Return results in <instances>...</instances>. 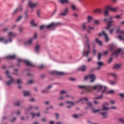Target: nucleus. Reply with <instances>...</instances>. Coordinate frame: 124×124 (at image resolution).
<instances>
[{
    "instance_id": "nucleus-1",
    "label": "nucleus",
    "mask_w": 124,
    "mask_h": 124,
    "mask_svg": "<svg viewBox=\"0 0 124 124\" xmlns=\"http://www.w3.org/2000/svg\"><path fill=\"white\" fill-rule=\"evenodd\" d=\"M85 36L87 46V50L86 49V45H85V49L83 50V55L88 58L89 57V55H90V52H91V46L90 45V39L88 37L87 35H85Z\"/></svg>"
},
{
    "instance_id": "nucleus-2",
    "label": "nucleus",
    "mask_w": 124,
    "mask_h": 124,
    "mask_svg": "<svg viewBox=\"0 0 124 124\" xmlns=\"http://www.w3.org/2000/svg\"><path fill=\"white\" fill-rule=\"evenodd\" d=\"M92 87V89H91V93L93 92V90H94V91H95V90H97V93H99V92H101L102 90L103 91H102V93H105V91H106V86H102L101 85H96L94 86H91Z\"/></svg>"
},
{
    "instance_id": "nucleus-3",
    "label": "nucleus",
    "mask_w": 124,
    "mask_h": 124,
    "mask_svg": "<svg viewBox=\"0 0 124 124\" xmlns=\"http://www.w3.org/2000/svg\"><path fill=\"white\" fill-rule=\"evenodd\" d=\"M109 20H112V17H109V19H108L107 18L105 19L104 20V22H106V23H108V26L106 27V30H107L108 31H109V33L112 34L113 33V31H114V29H112L110 30V28H111V26H112V24L114 23V21L113 20H111L109 21Z\"/></svg>"
},
{
    "instance_id": "nucleus-4",
    "label": "nucleus",
    "mask_w": 124,
    "mask_h": 124,
    "mask_svg": "<svg viewBox=\"0 0 124 124\" xmlns=\"http://www.w3.org/2000/svg\"><path fill=\"white\" fill-rule=\"evenodd\" d=\"M78 88H79V89L84 90L87 93H91V89H92V87H91V85H79Z\"/></svg>"
},
{
    "instance_id": "nucleus-5",
    "label": "nucleus",
    "mask_w": 124,
    "mask_h": 124,
    "mask_svg": "<svg viewBox=\"0 0 124 124\" xmlns=\"http://www.w3.org/2000/svg\"><path fill=\"white\" fill-rule=\"evenodd\" d=\"M6 74L8 78H9V79H10V80H9L8 81H7L6 83V84L7 86H10V85H11V84H12V83L14 82V78H11L10 75H9V72L8 71H6Z\"/></svg>"
},
{
    "instance_id": "nucleus-6",
    "label": "nucleus",
    "mask_w": 124,
    "mask_h": 124,
    "mask_svg": "<svg viewBox=\"0 0 124 124\" xmlns=\"http://www.w3.org/2000/svg\"><path fill=\"white\" fill-rule=\"evenodd\" d=\"M24 62V63H26V65H27L28 66H31L32 67L34 66V65L31 63V62H30L29 61H28L27 60H23L21 59H18V62L19 63H20V62Z\"/></svg>"
},
{
    "instance_id": "nucleus-7",
    "label": "nucleus",
    "mask_w": 124,
    "mask_h": 124,
    "mask_svg": "<svg viewBox=\"0 0 124 124\" xmlns=\"http://www.w3.org/2000/svg\"><path fill=\"white\" fill-rule=\"evenodd\" d=\"M98 35L100 36L103 35V36H104V37L105 38L106 42H108L109 41V38H108V36L107 35V34L105 33V31H102L101 33H98Z\"/></svg>"
},
{
    "instance_id": "nucleus-8",
    "label": "nucleus",
    "mask_w": 124,
    "mask_h": 124,
    "mask_svg": "<svg viewBox=\"0 0 124 124\" xmlns=\"http://www.w3.org/2000/svg\"><path fill=\"white\" fill-rule=\"evenodd\" d=\"M51 74L52 75H60L61 76H63L64 75V73L62 72H58V71H53L51 72Z\"/></svg>"
},
{
    "instance_id": "nucleus-9",
    "label": "nucleus",
    "mask_w": 124,
    "mask_h": 124,
    "mask_svg": "<svg viewBox=\"0 0 124 124\" xmlns=\"http://www.w3.org/2000/svg\"><path fill=\"white\" fill-rule=\"evenodd\" d=\"M38 4L37 3H33L31 1H30L28 3V5L31 8H34L36 7V5Z\"/></svg>"
},
{
    "instance_id": "nucleus-10",
    "label": "nucleus",
    "mask_w": 124,
    "mask_h": 124,
    "mask_svg": "<svg viewBox=\"0 0 124 124\" xmlns=\"http://www.w3.org/2000/svg\"><path fill=\"white\" fill-rule=\"evenodd\" d=\"M63 93H65V91H62L60 93L61 97L58 98V100H62L64 98H65V95H63Z\"/></svg>"
},
{
    "instance_id": "nucleus-11",
    "label": "nucleus",
    "mask_w": 124,
    "mask_h": 124,
    "mask_svg": "<svg viewBox=\"0 0 124 124\" xmlns=\"http://www.w3.org/2000/svg\"><path fill=\"white\" fill-rule=\"evenodd\" d=\"M121 52H122V48H119L115 52H114L112 54V56H114V55H115L116 56V58H117V56L118 55H120V54H121Z\"/></svg>"
},
{
    "instance_id": "nucleus-12",
    "label": "nucleus",
    "mask_w": 124,
    "mask_h": 124,
    "mask_svg": "<svg viewBox=\"0 0 124 124\" xmlns=\"http://www.w3.org/2000/svg\"><path fill=\"white\" fill-rule=\"evenodd\" d=\"M58 23H52L51 24H50L49 25H47L46 26L47 29H51V28H55V27H57V26H58Z\"/></svg>"
},
{
    "instance_id": "nucleus-13",
    "label": "nucleus",
    "mask_w": 124,
    "mask_h": 124,
    "mask_svg": "<svg viewBox=\"0 0 124 124\" xmlns=\"http://www.w3.org/2000/svg\"><path fill=\"white\" fill-rule=\"evenodd\" d=\"M108 7L109 6H106L104 10V12L106 16H108V13L110 11V9H109Z\"/></svg>"
},
{
    "instance_id": "nucleus-14",
    "label": "nucleus",
    "mask_w": 124,
    "mask_h": 124,
    "mask_svg": "<svg viewBox=\"0 0 124 124\" xmlns=\"http://www.w3.org/2000/svg\"><path fill=\"white\" fill-rule=\"evenodd\" d=\"M109 75L111 76V77H113V78H114V80H117V78H118V75L115 73H110Z\"/></svg>"
},
{
    "instance_id": "nucleus-15",
    "label": "nucleus",
    "mask_w": 124,
    "mask_h": 124,
    "mask_svg": "<svg viewBox=\"0 0 124 124\" xmlns=\"http://www.w3.org/2000/svg\"><path fill=\"white\" fill-rule=\"evenodd\" d=\"M23 8H22V6H19V8L17 9H16L15 11L13 13V15H15L16 13H17V11H22Z\"/></svg>"
},
{
    "instance_id": "nucleus-16",
    "label": "nucleus",
    "mask_w": 124,
    "mask_h": 124,
    "mask_svg": "<svg viewBox=\"0 0 124 124\" xmlns=\"http://www.w3.org/2000/svg\"><path fill=\"white\" fill-rule=\"evenodd\" d=\"M86 69H87V66H86L85 65H82L78 68V70L80 71H83V72L86 71Z\"/></svg>"
},
{
    "instance_id": "nucleus-17",
    "label": "nucleus",
    "mask_w": 124,
    "mask_h": 124,
    "mask_svg": "<svg viewBox=\"0 0 124 124\" xmlns=\"http://www.w3.org/2000/svg\"><path fill=\"white\" fill-rule=\"evenodd\" d=\"M89 78L91 79V82L93 83L95 80V76L93 74H91L89 75Z\"/></svg>"
},
{
    "instance_id": "nucleus-18",
    "label": "nucleus",
    "mask_w": 124,
    "mask_h": 124,
    "mask_svg": "<svg viewBox=\"0 0 124 124\" xmlns=\"http://www.w3.org/2000/svg\"><path fill=\"white\" fill-rule=\"evenodd\" d=\"M84 100H86V101H88V100H89V99L87 97H83L81 99H80V100L77 101V103H79V102H80V101H81L82 104H84Z\"/></svg>"
},
{
    "instance_id": "nucleus-19",
    "label": "nucleus",
    "mask_w": 124,
    "mask_h": 124,
    "mask_svg": "<svg viewBox=\"0 0 124 124\" xmlns=\"http://www.w3.org/2000/svg\"><path fill=\"white\" fill-rule=\"evenodd\" d=\"M67 8H65L64 12L60 13L59 15H60V16H66V15H67Z\"/></svg>"
},
{
    "instance_id": "nucleus-20",
    "label": "nucleus",
    "mask_w": 124,
    "mask_h": 124,
    "mask_svg": "<svg viewBox=\"0 0 124 124\" xmlns=\"http://www.w3.org/2000/svg\"><path fill=\"white\" fill-rule=\"evenodd\" d=\"M100 114L103 116V118H104V119H105L106 118H107V117H108V112H101L100 113Z\"/></svg>"
},
{
    "instance_id": "nucleus-21",
    "label": "nucleus",
    "mask_w": 124,
    "mask_h": 124,
    "mask_svg": "<svg viewBox=\"0 0 124 124\" xmlns=\"http://www.w3.org/2000/svg\"><path fill=\"white\" fill-rule=\"evenodd\" d=\"M97 64L98 65V66L96 68V69L98 70L100 69V67H101V66H102V65H103V62H98L97 63Z\"/></svg>"
},
{
    "instance_id": "nucleus-22",
    "label": "nucleus",
    "mask_w": 124,
    "mask_h": 124,
    "mask_svg": "<svg viewBox=\"0 0 124 124\" xmlns=\"http://www.w3.org/2000/svg\"><path fill=\"white\" fill-rule=\"evenodd\" d=\"M121 66H122L121 64H116L113 66V69H119L121 68Z\"/></svg>"
},
{
    "instance_id": "nucleus-23",
    "label": "nucleus",
    "mask_w": 124,
    "mask_h": 124,
    "mask_svg": "<svg viewBox=\"0 0 124 124\" xmlns=\"http://www.w3.org/2000/svg\"><path fill=\"white\" fill-rule=\"evenodd\" d=\"M31 116H32V117L33 119V118H35L36 116H37V117H40V113H39V112H38L37 113H31Z\"/></svg>"
},
{
    "instance_id": "nucleus-24",
    "label": "nucleus",
    "mask_w": 124,
    "mask_h": 124,
    "mask_svg": "<svg viewBox=\"0 0 124 124\" xmlns=\"http://www.w3.org/2000/svg\"><path fill=\"white\" fill-rule=\"evenodd\" d=\"M108 9L111 11H113V12H116V11H117V10L118 9V7H117L115 8H112V7H111V6H108Z\"/></svg>"
},
{
    "instance_id": "nucleus-25",
    "label": "nucleus",
    "mask_w": 124,
    "mask_h": 124,
    "mask_svg": "<svg viewBox=\"0 0 124 124\" xmlns=\"http://www.w3.org/2000/svg\"><path fill=\"white\" fill-rule=\"evenodd\" d=\"M9 37H16V36H17V34L12 32H10L9 33V34H8Z\"/></svg>"
},
{
    "instance_id": "nucleus-26",
    "label": "nucleus",
    "mask_w": 124,
    "mask_h": 124,
    "mask_svg": "<svg viewBox=\"0 0 124 124\" xmlns=\"http://www.w3.org/2000/svg\"><path fill=\"white\" fill-rule=\"evenodd\" d=\"M1 41H3L6 44L8 43V40H5V37H4L0 38V42Z\"/></svg>"
},
{
    "instance_id": "nucleus-27",
    "label": "nucleus",
    "mask_w": 124,
    "mask_h": 124,
    "mask_svg": "<svg viewBox=\"0 0 124 124\" xmlns=\"http://www.w3.org/2000/svg\"><path fill=\"white\" fill-rule=\"evenodd\" d=\"M117 79H114V81L109 80L108 83L110 85H116V83H117Z\"/></svg>"
},
{
    "instance_id": "nucleus-28",
    "label": "nucleus",
    "mask_w": 124,
    "mask_h": 124,
    "mask_svg": "<svg viewBox=\"0 0 124 124\" xmlns=\"http://www.w3.org/2000/svg\"><path fill=\"white\" fill-rule=\"evenodd\" d=\"M15 58H16V56H15V55H8L7 56V58L9 59V60H14Z\"/></svg>"
},
{
    "instance_id": "nucleus-29",
    "label": "nucleus",
    "mask_w": 124,
    "mask_h": 124,
    "mask_svg": "<svg viewBox=\"0 0 124 124\" xmlns=\"http://www.w3.org/2000/svg\"><path fill=\"white\" fill-rule=\"evenodd\" d=\"M86 104L87 106L89 107L90 108H92V109H93V104H92V102L88 101L86 103Z\"/></svg>"
},
{
    "instance_id": "nucleus-30",
    "label": "nucleus",
    "mask_w": 124,
    "mask_h": 124,
    "mask_svg": "<svg viewBox=\"0 0 124 124\" xmlns=\"http://www.w3.org/2000/svg\"><path fill=\"white\" fill-rule=\"evenodd\" d=\"M96 42L99 45V46H102V42L101 41H99L98 38L96 39Z\"/></svg>"
},
{
    "instance_id": "nucleus-31",
    "label": "nucleus",
    "mask_w": 124,
    "mask_h": 124,
    "mask_svg": "<svg viewBox=\"0 0 124 124\" xmlns=\"http://www.w3.org/2000/svg\"><path fill=\"white\" fill-rule=\"evenodd\" d=\"M39 50H40V45H37L35 47V50L36 53H39Z\"/></svg>"
},
{
    "instance_id": "nucleus-32",
    "label": "nucleus",
    "mask_w": 124,
    "mask_h": 124,
    "mask_svg": "<svg viewBox=\"0 0 124 124\" xmlns=\"http://www.w3.org/2000/svg\"><path fill=\"white\" fill-rule=\"evenodd\" d=\"M93 12H94V13H101L102 11L101 9H96L93 11Z\"/></svg>"
},
{
    "instance_id": "nucleus-33",
    "label": "nucleus",
    "mask_w": 124,
    "mask_h": 124,
    "mask_svg": "<svg viewBox=\"0 0 124 124\" xmlns=\"http://www.w3.org/2000/svg\"><path fill=\"white\" fill-rule=\"evenodd\" d=\"M117 33H119L120 34H122L123 33L124 34V31H122V30H121V29H120L119 28H118V29L117 30Z\"/></svg>"
},
{
    "instance_id": "nucleus-34",
    "label": "nucleus",
    "mask_w": 124,
    "mask_h": 124,
    "mask_svg": "<svg viewBox=\"0 0 124 124\" xmlns=\"http://www.w3.org/2000/svg\"><path fill=\"white\" fill-rule=\"evenodd\" d=\"M101 110V111H108V110H109V108L105 107V106H103V108Z\"/></svg>"
},
{
    "instance_id": "nucleus-35",
    "label": "nucleus",
    "mask_w": 124,
    "mask_h": 124,
    "mask_svg": "<svg viewBox=\"0 0 124 124\" xmlns=\"http://www.w3.org/2000/svg\"><path fill=\"white\" fill-rule=\"evenodd\" d=\"M23 93L25 96H28V95H30L29 92L24 91H23Z\"/></svg>"
},
{
    "instance_id": "nucleus-36",
    "label": "nucleus",
    "mask_w": 124,
    "mask_h": 124,
    "mask_svg": "<svg viewBox=\"0 0 124 124\" xmlns=\"http://www.w3.org/2000/svg\"><path fill=\"white\" fill-rule=\"evenodd\" d=\"M32 40H33V38H31L29 40L27 41L26 43V44H31V42H32Z\"/></svg>"
},
{
    "instance_id": "nucleus-37",
    "label": "nucleus",
    "mask_w": 124,
    "mask_h": 124,
    "mask_svg": "<svg viewBox=\"0 0 124 124\" xmlns=\"http://www.w3.org/2000/svg\"><path fill=\"white\" fill-rule=\"evenodd\" d=\"M107 93L113 94V93H115V91H114V90H109Z\"/></svg>"
},
{
    "instance_id": "nucleus-38",
    "label": "nucleus",
    "mask_w": 124,
    "mask_h": 124,
    "mask_svg": "<svg viewBox=\"0 0 124 124\" xmlns=\"http://www.w3.org/2000/svg\"><path fill=\"white\" fill-rule=\"evenodd\" d=\"M60 2L62 3H68V0H60Z\"/></svg>"
},
{
    "instance_id": "nucleus-39",
    "label": "nucleus",
    "mask_w": 124,
    "mask_h": 124,
    "mask_svg": "<svg viewBox=\"0 0 124 124\" xmlns=\"http://www.w3.org/2000/svg\"><path fill=\"white\" fill-rule=\"evenodd\" d=\"M31 25H32L33 27H36V26H37L36 24H34V20H32L31 22Z\"/></svg>"
},
{
    "instance_id": "nucleus-40",
    "label": "nucleus",
    "mask_w": 124,
    "mask_h": 124,
    "mask_svg": "<svg viewBox=\"0 0 124 124\" xmlns=\"http://www.w3.org/2000/svg\"><path fill=\"white\" fill-rule=\"evenodd\" d=\"M87 25V23H84L82 25V29L84 30V31H86V25Z\"/></svg>"
},
{
    "instance_id": "nucleus-41",
    "label": "nucleus",
    "mask_w": 124,
    "mask_h": 124,
    "mask_svg": "<svg viewBox=\"0 0 124 124\" xmlns=\"http://www.w3.org/2000/svg\"><path fill=\"white\" fill-rule=\"evenodd\" d=\"M91 20H93V17L91 16H89L88 17V23H90V22H91Z\"/></svg>"
},
{
    "instance_id": "nucleus-42",
    "label": "nucleus",
    "mask_w": 124,
    "mask_h": 124,
    "mask_svg": "<svg viewBox=\"0 0 124 124\" xmlns=\"http://www.w3.org/2000/svg\"><path fill=\"white\" fill-rule=\"evenodd\" d=\"M102 97H103V94H102L100 96L94 98V99H101Z\"/></svg>"
},
{
    "instance_id": "nucleus-43",
    "label": "nucleus",
    "mask_w": 124,
    "mask_h": 124,
    "mask_svg": "<svg viewBox=\"0 0 124 124\" xmlns=\"http://www.w3.org/2000/svg\"><path fill=\"white\" fill-rule=\"evenodd\" d=\"M15 106H20V101H17L15 103Z\"/></svg>"
},
{
    "instance_id": "nucleus-44",
    "label": "nucleus",
    "mask_w": 124,
    "mask_h": 124,
    "mask_svg": "<svg viewBox=\"0 0 124 124\" xmlns=\"http://www.w3.org/2000/svg\"><path fill=\"white\" fill-rule=\"evenodd\" d=\"M73 117V118H75V119H77V118H79V117H80V115L74 114Z\"/></svg>"
},
{
    "instance_id": "nucleus-45",
    "label": "nucleus",
    "mask_w": 124,
    "mask_h": 124,
    "mask_svg": "<svg viewBox=\"0 0 124 124\" xmlns=\"http://www.w3.org/2000/svg\"><path fill=\"white\" fill-rule=\"evenodd\" d=\"M24 28L23 27H19L18 28V31H19L20 32H22V31H23Z\"/></svg>"
},
{
    "instance_id": "nucleus-46",
    "label": "nucleus",
    "mask_w": 124,
    "mask_h": 124,
    "mask_svg": "<svg viewBox=\"0 0 124 124\" xmlns=\"http://www.w3.org/2000/svg\"><path fill=\"white\" fill-rule=\"evenodd\" d=\"M28 12H29L28 11H26L25 13V14L26 15L25 17V20H27L28 18Z\"/></svg>"
},
{
    "instance_id": "nucleus-47",
    "label": "nucleus",
    "mask_w": 124,
    "mask_h": 124,
    "mask_svg": "<svg viewBox=\"0 0 124 124\" xmlns=\"http://www.w3.org/2000/svg\"><path fill=\"white\" fill-rule=\"evenodd\" d=\"M66 103H67V104H71L72 105H74V103H73V102H72V101H68L66 102Z\"/></svg>"
},
{
    "instance_id": "nucleus-48",
    "label": "nucleus",
    "mask_w": 124,
    "mask_h": 124,
    "mask_svg": "<svg viewBox=\"0 0 124 124\" xmlns=\"http://www.w3.org/2000/svg\"><path fill=\"white\" fill-rule=\"evenodd\" d=\"M118 121L119 122H120V123H123V124H124V119H123V118H119L118 119Z\"/></svg>"
},
{
    "instance_id": "nucleus-49",
    "label": "nucleus",
    "mask_w": 124,
    "mask_h": 124,
    "mask_svg": "<svg viewBox=\"0 0 124 124\" xmlns=\"http://www.w3.org/2000/svg\"><path fill=\"white\" fill-rule=\"evenodd\" d=\"M41 92L42 93H48L47 90L46 89L42 90Z\"/></svg>"
},
{
    "instance_id": "nucleus-50",
    "label": "nucleus",
    "mask_w": 124,
    "mask_h": 124,
    "mask_svg": "<svg viewBox=\"0 0 124 124\" xmlns=\"http://www.w3.org/2000/svg\"><path fill=\"white\" fill-rule=\"evenodd\" d=\"M119 95L121 96V99H123V98H124V93H119Z\"/></svg>"
},
{
    "instance_id": "nucleus-51",
    "label": "nucleus",
    "mask_w": 124,
    "mask_h": 124,
    "mask_svg": "<svg viewBox=\"0 0 124 124\" xmlns=\"http://www.w3.org/2000/svg\"><path fill=\"white\" fill-rule=\"evenodd\" d=\"M89 78H90V76H89V75L86 76L84 77V81H86V80H88V79H89Z\"/></svg>"
},
{
    "instance_id": "nucleus-52",
    "label": "nucleus",
    "mask_w": 124,
    "mask_h": 124,
    "mask_svg": "<svg viewBox=\"0 0 124 124\" xmlns=\"http://www.w3.org/2000/svg\"><path fill=\"white\" fill-rule=\"evenodd\" d=\"M117 38H119L120 40H123V39H124V38H123V36L121 35L117 36Z\"/></svg>"
},
{
    "instance_id": "nucleus-53",
    "label": "nucleus",
    "mask_w": 124,
    "mask_h": 124,
    "mask_svg": "<svg viewBox=\"0 0 124 124\" xmlns=\"http://www.w3.org/2000/svg\"><path fill=\"white\" fill-rule=\"evenodd\" d=\"M21 19H22V16H19V17H18L16 20V22H19V21H20V20H21Z\"/></svg>"
},
{
    "instance_id": "nucleus-54",
    "label": "nucleus",
    "mask_w": 124,
    "mask_h": 124,
    "mask_svg": "<svg viewBox=\"0 0 124 124\" xmlns=\"http://www.w3.org/2000/svg\"><path fill=\"white\" fill-rule=\"evenodd\" d=\"M100 58H101V53L100 52L99 53L98 55V61L100 60Z\"/></svg>"
},
{
    "instance_id": "nucleus-55",
    "label": "nucleus",
    "mask_w": 124,
    "mask_h": 124,
    "mask_svg": "<svg viewBox=\"0 0 124 124\" xmlns=\"http://www.w3.org/2000/svg\"><path fill=\"white\" fill-rule=\"evenodd\" d=\"M21 83H22V80L20 79H18L17 80V84H21Z\"/></svg>"
},
{
    "instance_id": "nucleus-56",
    "label": "nucleus",
    "mask_w": 124,
    "mask_h": 124,
    "mask_svg": "<svg viewBox=\"0 0 124 124\" xmlns=\"http://www.w3.org/2000/svg\"><path fill=\"white\" fill-rule=\"evenodd\" d=\"M72 8L73 10H76L77 9L76 7L74 5H72Z\"/></svg>"
},
{
    "instance_id": "nucleus-57",
    "label": "nucleus",
    "mask_w": 124,
    "mask_h": 124,
    "mask_svg": "<svg viewBox=\"0 0 124 124\" xmlns=\"http://www.w3.org/2000/svg\"><path fill=\"white\" fill-rule=\"evenodd\" d=\"M99 111H100V109H96L93 110V113H97V112H99Z\"/></svg>"
},
{
    "instance_id": "nucleus-58",
    "label": "nucleus",
    "mask_w": 124,
    "mask_h": 124,
    "mask_svg": "<svg viewBox=\"0 0 124 124\" xmlns=\"http://www.w3.org/2000/svg\"><path fill=\"white\" fill-rule=\"evenodd\" d=\"M15 121H16V118L14 117L12 119V120L11 121V122H12V123H14V122H15Z\"/></svg>"
},
{
    "instance_id": "nucleus-59",
    "label": "nucleus",
    "mask_w": 124,
    "mask_h": 124,
    "mask_svg": "<svg viewBox=\"0 0 124 124\" xmlns=\"http://www.w3.org/2000/svg\"><path fill=\"white\" fill-rule=\"evenodd\" d=\"M94 24H95L96 25H98V24H99V21H98V20H95L94 21Z\"/></svg>"
},
{
    "instance_id": "nucleus-60",
    "label": "nucleus",
    "mask_w": 124,
    "mask_h": 124,
    "mask_svg": "<svg viewBox=\"0 0 124 124\" xmlns=\"http://www.w3.org/2000/svg\"><path fill=\"white\" fill-rule=\"evenodd\" d=\"M115 18L116 19H120L121 18V16L120 15H117L115 17Z\"/></svg>"
},
{
    "instance_id": "nucleus-61",
    "label": "nucleus",
    "mask_w": 124,
    "mask_h": 124,
    "mask_svg": "<svg viewBox=\"0 0 124 124\" xmlns=\"http://www.w3.org/2000/svg\"><path fill=\"white\" fill-rule=\"evenodd\" d=\"M45 28V26L44 25H42L40 27V30H43V29H44Z\"/></svg>"
},
{
    "instance_id": "nucleus-62",
    "label": "nucleus",
    "mask_w": 124,
    "mask_h": 124,
    "mask_svg": "<svg viewBox=\"0 0 124 124\" xmlns=\"http://www.w3.org/2000/svg\"><path fill=\"white\" fill-rule=\"evenodd\" d=\"M52 88V85H49L48 86L46 87L47 90H49V89H51Z\"/></svg>"
},
{
    "instance_id": "nucleus-63",
    "label": "nucleus",
    "mask_w": 124,
    "mask_h": 124,
    "mask_svg": "<svg viewBox=\"0 0 124 124\" xmlns=\"http://www.w3.org/2000/svg\"><path fill=\"white\" fill-rule=\"evenodd\" d=\"M56 118L57 120H58V119H59V113H56Z\"/></svg>"
},
{
    "instance_id": "nucleus-64",
    "label": "nucleus",
    "mask_w": 124,
    "mask_h": 124,
    "mask_svg": "<svg viewBox=\"0 0 124 124\" xmlns=\"http://www.w3.org/2000/svg\"><path fill=\"white\" fill-rule=\"evenodd\" d=\"M113 61V57H111L109 60H108V62H112Z\"/></svg>"
}]
</instances>
